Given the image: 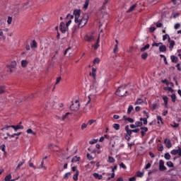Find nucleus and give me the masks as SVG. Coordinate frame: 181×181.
<instances>
[{
    "mask_svg": "<svg viewBox=\"0 0 181 181\" xmlns=\"http://www.w3.org/2000/svg\"><path fill=\"white\" fill-rule=\"evenodd\" d=\"M74 15L75 16V23H78V28H83V26L87 25L88 22V14H84L83 16L81 18V10H75L74 11Z\"/></svg>",
    "mask_w": 181,
    "mask_h": 181,
    "instance_id": "f257e3e1",
    "label": "nucleus"
},
{
    "mask_svg": "<svg viewBox=\"0 0 181 181\" xmlns=\"http://www.w3.org/2000/svg\"><path fill=\"white\" fill-rule=\"evenodd\" d=\"M128 91H127L125 86H120L118 88V89L116 90V95H118L119 97H124V95H126Z\"/></svg>",
    "mask_w": 181,
    "mask_h": 181,
    "instance_id": "f03ea898",
    "label": "nucleus"
},
{
    "mask_svg": "<svg viewBox=\"0 0 181 181\" xmlns=\"http://www.w3.org/2000/svg\"><path fill=\"white\" fill-rule=\"evenodd\" d=\"M7 71H9V73H15L16 71V61H13L7 65Z\"/></svg>",
    "mask_w": 181,
    "mask_h": 181,
    "instance_id": "7ed1b4c3",
    "label": "nucleus"
},
{
    "mask_svg": "<svg viewBox=\"0 0 181 181\" xmlns=\"http://www.w3.org/2000/svg\"><path fill=\"white\" fill-rule=\"evenodd\" d=\"M70 110L71 111H78L80 110V101L78 100H76L75 102L72 101Z\"/></svg>",
    "mask_w": 181,
    "mask_h": 181,
    "instance_id": "20e7f679",
    "label": "nucleus"
},
{
    "mask_svg": "<svg viewBox=\"0 0 181 181\" xmlns=\"http://www.w3.org/2000/svg\"><path fill=\"white\" fill-rule=\"evenodd\" d=\"M21 124H22V122H20L16 126H15V125H11V126L6 125V127L1 129V131H4V129H6L8 131V129H9V128H13L14 131H16V132L18 131V129H23V126H22Z\"/></svg>",
    "mask_w": 181,
    "mask_h": 181,
    "instance_id": "39448f33",
    "label": "nucleus"
},
{
    "mask_svg": "<svg viewBox=\"0 0 181 181\" xmlns=\"http://www.w3.org/2000/svg\"><path fill=\"white\" fill-rule=\"evenodd\" d=\"M158 169L160 172H165L166 170V166H165V161L163 160H159V167Z\"/></svg>",
    "mask_w": 181,
    "mask_h": 181,
    "instance_id": "423d86ee",
    "label": "nucleus"
},
{
    "mask_svg": "<svg viewBox=\"0 0 181 181\" xmlns=\"http://www.w3.org/2000/svg\"><path fill=\"white\" fill-rule=\"evenodd\" d=\"M59 29L61 32H62V33H66L67 29H69V27L66 26V23H64V22H62L60 23Z\"/></svg>",
    "mask_w": 181,
    "mask_h": 181,
    "instance_id": "0eeeda50",
    "label": "nucleus"
},
{
    "mask_svg": "<svg viewBox=\"0 0 181 181\" xmlns=\"http://www.w3.org/2000/svg\"><path fill=\"white\" fill-rule=\"evenodd\" d=\"M171 155H177L178 156H181V148L180 146H178V149L177 150H173L170 152Z\"/></svg>",
    "mask_w": 181,
    "mask_h": 181,
    "instance_id": "6e6552de",
    "label": "nucleus"
},
{
    "mask_svg": "<svg viewBox=\"0 0 181 181\" xmlns=\"http://www.w3.org/2000/svg\"><path fill=\"white\" fill-rule=\"evenodd\" d=\"M117 165H115L114 168L112 169V175H111V177H109L107 178V180H111V179L115 177V170H117Z\"/></svg>",
    "mask_w": 181,
    "mask_h": 181,
    "instance_id": "1a4fd4ad",
    "label": "nucleus"
},
{
    "mask_svg": "<svg viewBox=\"0 0 181 181\" xmlns=\"http://www.w3.org/2000/svg\"><path fill=\"white\" fill-rule=\"evenodd\" d=\"M148 118H149V115L146 114V117H141L140 118V121H143V124L144 125H147L148 124Z\"/></svg>",
    "mask_w": 181,
    "mask_h": 181,
    "instance_id": "9d476101",
    "label": "nucleus"
},
{
    "mask_svg": "<svg viewBox=\"0 0 181 181\" xmlns=\"http://www.w3.org/2000/svg\"><path fill=\"white\" fill-rule=\"evenodd\" d=\"M164 143L166 145V147L170 149V148H172V143L170 142V141L168 139H165L164 141Z\"/></svg>",
    "mask_w": 181,
    "mask_h": 181,
    "instance_id": "9b49d317",
    "label": "nucleus"
},
{
    "mask_svg": "<svg viewBox=\"0 0 181 181\" xmlns=\"http://www.w3.org/2000/svg\"><path fill=\"white\" fill-rule=\"evenodd\" d=\"M170 59L173 63H177L179 62V58L175 55H171Z\"/></svg>",
    "mask_w": 181,
    "mask_h": 181,
    "instance_id": "f8f14e48",
    "label": "nucleus"
},
{
    "mask_svg": "<svg viewBox=\"0 0 181 181\" xmlns=\"http://www.w3.org/2000/svg\"><path fill=\"white\" fill-rule=\"evenodd\" d=\"M24 164H25V160L20 161L17 167L16 168V171L19 170V169H21V168H22V166H23Z\"/></svg>",
    "mask_w": 181,
    "mask_h": 181,
    "instance_id": "ddd939ff",
    "label": "nucleus"
},
{
    "mask_svg": "<svg viewBox=\"0 0 181 181\" xmlns=\"http://www.w3.org/2000/svg\"><path fill=\"white\" fill-rule=\"evenodd\" d=\"M97 73V69L95 68H92V73H90V76H92V77L95 80V76Z\"/></svg>",
    "mask_w": 181,
    "mask_h": 181,
    "instance_id": "4468645a",
    "label": "nucleus"
},
{
    "mask_svg": "<svg viewBox=\"0 0 181 181\" xmlns=\"http://www.w3.org/2000/svg\"><path fill=\"white\" fill-rule=\"evenodd\" d=\"M69 115H70V112H66L62 117H59V119H62V121H66V119L69 118Z\"/></svg>",
    "mask_w": 181,
    "mask_h": 181,
    "instance_id": "2eb2a0df",
    "label": "nucleus"
},
{
    "mask_svg": "<svg viewBox=\"0 0 181 181\" xmlns=\"http://www.w3.org/2000/svg\"><path fill=\"white\" fill-rule=\"evenodd\" d=\"M85 40L87 42H93V40H94V36L93 35H86L85 37Z\"/></svg>",
    "mask_w": 181,
    "mask_h": 181,
    "instance_id": "dca6fc26",
    "label": "nucleus"
},
{
    "mask_svg": "<svg viewBox=\"0 0 181 181\" xmlns=\"http://www.w3.org/2000/svg\"><path fill=\"white\" fill-rule=\"evenodd\" d=\"M123 119H124V121H128V122H130L131 124L134 122V119L131 117H127V116H123Z\"/></svg>",
    "mask_w": 181,
    "mask_h": 181,
    "instance_id": "f3484780",
    "label": "nucleus"
},
{
    "mask_svg": "<svg viewBox=\"0 0 181 181\" xmlns=\"http://www.w3.org/2000/svg\"><path fill=\"white\" fill-rule=\"evenodd\" d=\"M141 136H145V132H148V127H141Z\"/></svg>",
    "mask_w": 181,
    "mask_h": 181,
    "instance_id": "a211bd4d",
    "label": "nucleus"
},
{
    "mask_svg": "<svg viewBox=\"0 0 181 181\" xmlns=\"http://www.w3.org/2000/svg\"><path fill=\"white\" fill-rule=\"evenodd\" d=\"M93 177H95V179H98V180H101L103 179V175L97 173H93Z\"/></svg>",
    "mask_w": 181,
    "mask_h": 181,
    "instance_id": "6ab92c4d",
    "label": "nucleus"
},
{
    "mask_svg": "<svg viewBox=\"0 0 181 181\" xmlns=\"http://www.w3.org/2000/svg\"><path fill=\"white\" fill-rule=\"evenodd\" d=\"M31 49H36L37 47V42L36 40H33L32 43L30 44Z\"/></svg>",
    "mask_w": 181,
    "mask_h": 181,
    "instance_id": "aec40b11",
    "label": "nucleus"
},
{
    "mask_svg": "<svg viewBox=\"0 0 181 181\" xmlns=\"http://www.w3.org/2000/svg\"><path fill=\"white\" fill-rule=\"evenodd\" d=\"M163 101H164L165 107V108H168V96L163 95Z\"/></svg>",
    "mask_w": 181,
    "mask_h": 181,
    "instance_id": "412c9836",
    "label": "nucleus"
},
{
    "mask_svg": "<svg viewBox=\"0 0 181 181\" xmlns=\"http://www.w3.org/2000/svg\"><path fill=\"white\" fill-rule=\"evenodd\" d=\"M159 52H166V45H163V43L160 46H159Z\"/></svg>",
    "mask_w": 181,
    "mask_h": 181,
    "instance_id": "4be33fe9",
    "label": "nucleus"
},
{
    "mask_svg": "<svg viewBox=\"0 0 181 181\" xmlns=\"http://www.w3.org/2000/svg\"><path fill=\"white\" fill-rule=\"evenodd\" d=\"M98 43H100V35H99L98 38L96 41V43L93 45V47H94L95 50H97V49H98V47H100Z\"/></svg>",
    "mask_w": 181,
    "mask_h": 181,
    "instance_id": "5701e85b",
    "label": "nucleus"
},
{
    "mask_svg": "<svg viewBox=\"0 0 181 181\" xmlns=\"http://www.w3.org/2000/svg\"><path fill=\"white\" fill-rule=\"evenodd\" d=\"M28 64H29V62H28L27 60H22L21 61L22 67H23V68L27 67Z\"/></svg>",
    "mask_w": 181,
    "mask_h": 181,
    "instance_id": "b1692460",
    "label": "nucleus"
},
{
    "mask_svg": "<svg viewBox=\"0 0 181 181\" xmlns=\"http://www.w3.org/2000/svg\"><path fill=\"white\" fill-rule=\"evenodd\" d=\"M137 4H134L132 5L128 10H127V13H129V12H132V11L135 10V8H136Z\"/></svg>",
    "mask_w": 181,
    "mask_h": 181,
    "instance_id": "393cba45",
    "label": "nucleus"
},
{
    "mask_svg": "<svg viewBox=\"0 0 181 181\" xmlns=\"http://www.w3.org/2000/svg\"><path fill=\"white\" fill-rule=\"evenodd\" d=\"M88 103L87 104L90 103V101H92L93 103H94V95H89L88 97Z\"/></svg>",
    "mask_w": 181,
    "mask_h": 181,
    "instance_id": "a878e982",
    "label": "nucleus"
},
{
    "mask_svg": "<svg viewBox=\"0 0 181 181\" xmlns=\"http://www.w3.org/2000/svg\"><path fill=\"white\" fill-rule=\"evenodd\" d=\"M78 160H80V157H77V156H76L72 158L71 162L72 163H76V162H78Z\"/></svg>",
    "mask_w": 181,
    "mask_h": 181,
    "instance_id": "bb28decb",
    "label": "nucleus"
},
{
    "mask_svg": "<svg viewBox=\"0 0 181 181\" xmlns=\"http://www.w3.org/2000/svg\"><path fill=\"white\" fill-rule=\"evenodd\" d=\"M78 175H79V172L78 170H76V173L73 176L74 180H76V181L78 180Z\"/></svg>",
    "mask_w": 181,
    "mask_h": 181,
    "instance_id": "cd10ccee",
    "label": "nucleus"
},
{
    "mask_svg": "<svg viewBox=\"0 0 181 181\" xmlns=\"http://www.w3.org/2000/svg\"><path fill=\"white\" fill-rule=\"evenodd\" d=\"M149 47H150L149 44H147L144 47L141 48V52H145V50H148V49H149Z\"/></svg>",
    "mask_w": 181,
    "mask_h": 181,
    "instance_id": "c85d7f7f",
    "label": "nucleus"
},
{
    "mask_svg": "<svg viewBox=\"0 0 181 181\" xmlns=\"http://www.w3.org/2000/svg\"><path fill=\"white\" fill-rule=\"evenodd\" d=\"M164 158L165 159H166V160H170V154L169 153H165L164 155Z\"/></svg>",
    "mask_w": 181,
    "mask_h": 181,
    "instance_id": "c756f323",
    "label": "nucleus"
},
{
    "mask_svg": "<svg viewBox=\"0 0 181 181\" xmlns=\"http://www.w3.org/2000/svg\"><path fill=\"white\" fill-rule=\"evenodd\" d=\"M175 40H172L170 42L169 47H170V50H172V49H173V47H175Z\"/></svg>",
    "mask_w": 181,
    "mask_h": 181,
    "instance_id": "7c9ffc66",
    "label": "nucleus"
},
{
    "mask_svg": "<svg viewBox=\"0 0 181 181\" xmlns=\"http://www.w3.org/2000/svg\"><path fill=\"white\" fill-rule=\"evenodd\" d=\"M70 176H71V173H66L64 175V179L65 180H67V179H69V177H70Z\"/></svg>",
    "mask_w": 181,
    "mask_h": 181,
    "instance_id": "2f4dec72",
    "label": "nucleus"
},
{
    "mask_svg": "<svg viewBox=\"0 0 181 181\" xmlns=\"http://www.w3.org/2000/svg\"><path fill=\"white\" fill-rule=\"evenodd\" d=\"M6 87L5 86H0V94H4L5 93Z\"/></svg>",
    "mask_w": 181,
    "mask_h": 181,
    "instance_id": "473e14b6",
    "label": "nucleus"
},
{
    "mask_svg": "<svg viewBox=\"0 0 181 181\" xmlns=\"http://www.w3.org/2000/svg\"><path fill=\"white\" fill-rule=\"evenodd\" d=\"M135 125H136V127L138 128L139 127H142V125H144V123H142L141 121L140 122H135Z\"/></svg>",
    "mask_w": 181,
    "mask_h": 181,
    "instance_id": "72a5a7b5",
    "label": "nucleus"
},
{
    "mask_svg": "<svg viewBox=\"0 0 181 181\" xmlns=\"http://www.w3.org/2000/svg\"><path fill=\"white\" fill-rule=\"evenodd\" d=\"M171 98H172V103H176V94L173 93L170 95Z\"/></svg>",
    "mask_w": 181,
    "mask_h": 181,
    "instance_id": "f704fd0d",
    "label": "nucleus"
},
{
    "mask_svg": "<svg viewBox=\"0 0 181 181\" xmlns=\"http://www.w3.org/2000/svg\"><path fill=\"white\" fill-rule=\"evenodd\" d=\"M157 121H158V124H163V120L162 119V117L160 116H158L157 117Z\"/></svg>",
    "mask_w": 181,
    "mask_h": 181,
    "instance_id": "c9c22d12",
    "label": "nucleus"
},
{
    "mask_svg": "<svg viewBox=\"0 0 181 181\" xmlns=\"http://www.w3.org/2000/svg\"><path fill=\"white\" fill-rule=\"evenodd\" d=\"M88 4H90V1L88 0H86L85 4L83 5L84 9H87L88 8Z\"/></svg>",
    "mask_w": 181,
    "mask_h": 181,
    "instance_id": "e433bc0d",
    "label": "nucleus"
},
{
    "mask_svg": "<svg viewBox=\"0 0 181 181\" xmlns=\"http://www.w3.org/2000/svg\"><path fill=\"white\" fill-rule=\"evenodd\" d=\"M0 37H2L3 40H5V39H6V37L4 35V31H2L1 29H0Z\"/></svg>",
    "mask_w": 181,
    "mask_h": 181,
    "instance_id": "4c0bfd02",
    "label": "nucleus"
},
{
    "mask_svg": "<svg viewBox=\"0 0 181 181\" xmlns=\"http://www.w3.org/2000/svg\"><path fill=\"white\" fill-rule=\"evenodd\" d=\"M167 166H168V168H174V165L173 163H172V161H168L166 163Z\"/></svg>",
    "mask_w": 181,
    "mask_h": 181,
    "instance_id": "58836bf2",
    "label": "nucleus"
},
{
    "mask_svg": "<svg viewBox=\"0 0 181 181\" xmlns=\"http://www.w3.org/2000/svg\"><path fill=\"white\" fill-rule=\"evenodd\" d=\"M112 127L116 131H118L119 129L120 126L119 124H114Z\"/></svg>",
    "mask_w": 181,
    "mask_h": 181,
    "instance_id": "ea45409f",
    "label": "nucleus"
},
{
    "mask_svg": "<svg viewBox=\"0 0 181 181\" xmlns=\"http://www.w3.org/2000/svg\"><path fill=\"white\" fill-rule=\"evenodd\" d=\"M108 162L109 163H114V162H115V159H114L113 157L109 156Z\"/></svg>",
    "mask_w": 181,
    "mask_h": 181,
    "instance_id": "a19ab883",
    "label": "nucleus"
},
{
    "mask_svg": "<svg viewBox=\"0 0 181 181\" xmlns=\"http://www.w3.org/2000/svg\"><path fill=\"white\" fill-rule=\"evenodd\" d=\"M134 110V107H132V105H129V108L127 110V114H131V112H132V110Z\"/></svg>",
    "mask_w": 181,
    "mask_h": 181,
    "instance_id": "79ce46f5",
    "label": "nucleus"
},
{
    "mask_svg": "<svg viewBox=\"0 0 181 181\" xmlns=\"http://www.w3.org/2000/svg\"><path fill=\"white\" fill-rule=\"evenodd\" d=\"M142 103H144V100H142V99L139 98L136 101L135 105H141V104H142Z\"/></svg>",
    "mask_w": 181,
    "mask_h": 181,
    "instance_id": "37998d69",
    "label": "nucleus"
},
{
    "mask_svg": "<svg viewBox=\"0 0 181 181\" xmlns=\"http://www.w3.org/2000/svg\"><path fill=\"white\" fill-rule=\"evenodd\" d=\"M11 178H12V175L11 174H9V175H8L7 176L5 177L4 180L5 181H10Z\"/></svg>",
    "mask_w": 181,
    "mask_h": 181,
    "instance_id": "c03bdc74",
    "label": "nucleus"
},
{
    "mask_svg": "<svg viewBox=\"0 0 181 181\" xmlns=\"http://www.w3.org/2000/svg\"><path fill=\"white\" fill-rule=\"evenodd\" d=\"M27 134H32L33 135H36V132H34L33 130H32L31 129H28L27 130Z\"/></svg>",
    "mask_w": 181,
    "mask_h": 181,
    "instance_id": "a18cd8bd",
    "label": "nucleus"
},
{
    "mask_svg": "<svg viewBox=\"0 0 181 181\" xmlns=\"http://www.w3.org/2000/svg\"><path fill=\"white\" fill-rule=\"evenodd\" d=\"M148 58V53L145 52L141 54V59H144V60Z\"/></svg>",
    "mask_w": 181,
    "mask_h": 181,
    "instance_id": "49530a36",
    "label": "nucleus"
},
{
    "mask_svg": "<svg viewBox=\"0 0 181 181\" xmlns=\"http://www.w3.org/2000/svg\"><path fill=\"white\" fill-rule=\"evenodd\" d=\"M97 142H98V140H97V139H93V140H91V141H89V144H90V145H94V144H97Z\"/></svg>",
    "mask_w": 181,
    "mask_h": 181,
    "instance_id": "de8ad7c7",
    "label": "nucleus"
},
{
    "mask_svg": "<svg viewBox=\"0 0 181 181\" xmlns=\"http://www.w3.org/2000/svg\"><path fill=\"white\" fill-rule=\"evenodd\" d=\"M44 164H45V161L42 160L41 162V165L38 167V169H42V168H43L44 169H46V167L43 165Z\"/></svg>",
    "mask_w": 181,
    "mask_h": 181,
    "instance_id": "09e8293b",
    "label": "nucleus"
},
{
    "mask_svg": "<svg viewBox=\"0 0 181 181\" xmlns=\"http://www.w3.org/2000/svg\"><path fill=\"white\" fill-rule=\"evenodd\" d=\"M161 45H162V42H159V43L154 42V43L152 44V46L156 47H158V46H160Z\"/></svg>",
    "mask_w": 181,
    "mask_h": 181,
    "instance_id": "8fccbe9b",
    "label": "nucleus"
},
{
    "mask_svg": "<svg viewBox=\"0 0 181 181\" xmlns=\"http://www.w3.org/2000/svg\"><path fill=\"white\" fill-rule=\"evenodd\" d=\"M7 23L8 25H11V23H12V17L11 16L8 17Z\"/></svg>",
    "mask_w": 181,
    "mask_h": 181,
    "instance_id": "3c124183",
    "label": "nucleus"
},
{
    "mask_svg": "<svg viewBox=\"0 0 181 181\" xmlns=\"http://www.w3.org/2000/svg\"><path fill=\"white\" fill-rule=\"evenodd\" d=\"M86 158H87V159H88V160H91L94 159L93 158V156H91V155H90V153L86 154Z\"/></svg>",
    "mask_w": 181,
    "mask_h": 181,
    "instance_id": "603ef678",
    "label": "nucleus"
},
{
    "mask_svg": "<svg viewBox=\"0 0 181 181\" xmlns=\"http://www.w3.org/2000/svg\"><path fill=\"white\" fill-rule=\"evenodd\" d=\"M136 176L137 177H142V176H144V173L138 172Z\"/></svg>",
    "mask_w": 181,
    "mask_h": 181,
    "instance_id": "864d4df0",
    "label": "nucleus"
},
{
    "mask_svg": "<svg viewBox=\"0 0 181 181\" xmlns=\"http://www.w3.org/2000/svg\"><path fill=\"white\" fill-rule=\"evenodd\" d=\"M126 135H128L129 136H132V130H128L127 132V134Z\"/></svg>",
    "mask_w": 181,
    "mask_h": 181,
    "instance_id": "5fc2aeb1",
    "label": "nucleus"
},
{
    "mask_svg": "<svg viewBox=\"0 0 181 181\" xmlns=\"http://www.w3.org/2000/svg\"><path fill=\"white\" fill-rule=\"evenodd\" d=\"M120 168H122V169H127V166L125 165V164H124V163H121L119 164Z\"/></svg>",
    "mask_w": 181,
    "mask_h": 181,
    "instance_id": "6e6d98bb",
    "label": "nucleus"
},
{
    "mask_svg": "<svg viewBox=\"0 0 181 181\" xmlns=\"http://www.w3.org/2000/svg\"><path fill=\"white\" fill-rule=\"evenodd\" d=\"M5 148H6V146H5V144H2L1 146H0V148L1 149V151L3 152H5Z\"/></svg>",
    "mask_w": 181,
    "mask_h": 181,
    "instance_id": "4d7b16f0",
    "label": "nucleus"
},
{
    "mask_svg": "<svg viewBox=\"0 0 181 181\" xmlns=\"http://www.w3.org/2000/svg\"><path fill=\"white\" fill-rule=\"evenodd\" d=\"M157 28H162L163 26V24L162 23H156Z\"/></svg>",
    "mask_w": 181,
    "mask_h": 181,
    "instance_id": "13d9d810",
    "label": "nucleus"
},
{
    "mask_svg": "<svg viewBox=\"0 0 181 181\" xmlns=\"http://www.w3.org/2000/svg\"><path fill=\"white\" fill-rule=\"evenodd\" d=\"M92 90H95V91H94V93H97V86H95V84H93V86H92Z\"/></svg>",
    "mask_w": 181,
    "mask_h": 181,
    "instance_id": "bf43d9fd",
    "label": "nucleus"
},
{
    "mask_svg": "<svg viewBox=\"0 0 181 181\" xmlns=\"http://www.w3.org/2000/svg\"><path fill=\"white\" fill-rule=\"evenodd\" d=\"M86 128H87V124L86 123L82 124L81 125V129H86Z\"/></svg>",
    "mask_w": 181,
    "mask_h": 181,
    "instance_id": "052dcab7",
    "label": "nucleus"
},
{
    "mask_svg": "<svg viewBox=\"0 0 181 181\" xmlns=\"http://www.w3.org/2000/svg\"><path fill=\"white\" fill-rule=\"evenodd\" d=\"M96 63H100V59L98 58H95L93 60V64H95Z\"/></svg>",
    "mask_w": 181,
    "mask_h": 181,
    "instance_id": "680f3d73",
    "label": "nucleus"
},
{
    "mask_svg": "<svg viewBox=\"0 0 181 181\" xmlns=\"http://www.w3.org/2000/svg\"><path fill=\"white\" fill-rule=\"evenodd\" d=\"M168 36H169V35H168V34H165L164 35H163V41L166 40V39H168Z\"/></svg>",
    "mask_w": 181,
    "mask_h": 181,
    "instance_id": "e2e57ef3",
    "label": "nucleus"
},
{
    "mask_svg": "<svg viewBox=\"0 0 181 181\" xmlns=\"http://www.w3.org/2000/svg\"><path fill=\"white\" fill-rule=\"evenodd\" d=\"M149 30H150L151 33H153V31L156 30V28H155V27H151L149 28Z\"/></svg>",
    "mask_w": 181,
    "mask_h": 181,
    "instance_id": "0e129e2a",
    "label": "nucleus"
},
{
    "mask_svg": "<svg viewBox=\"0 0 181 181\" xmlns=\"http://www.w3.org/2000/svg\"><path fill=\"white\" fill-rule=\"evenodd\" d=\"M174 28L175 29H179V28H180V23H176Z\"/></svg>",
    "mask_w": 181,
    "mask_h": 181,
    "instance_id": "69168bd1",
    "label": "nucleus"
},
{
    "mask_svg": "<svg viewBox=\"0 0 181 181\" xmlns=\"http://www.w3.org/2000/svg\"><path fill=\"white\" fill-rule=\"evenodd\" d=\"M151 163H148L146 166H145V169H149V168H151Z\"/></svg>",
    "mask_w": 181,
    "mask_h": 181,
    "instance_id": "338daca9",
    "label": "nucleus"
},
{
    "mask_svg": "<svg viewBox=\"0 0 181 181\" xmlns=\"http://www.w3.org/2000/svg\"><path fill=\"white\" fill-rule=\"evenodd\" d=\"M136 178L135 177H132L129 178V181H136Z\"/></svg>",
    "mask_w": 181,
    "mask_h": 181,
    "instance_id": "774afa93",
    "label": "nucleus"
}]
</instances>
